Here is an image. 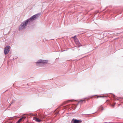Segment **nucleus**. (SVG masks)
<instances>
[{
  "mask_svg": "<svg viewBox=\"0 0 123 123\" xmlns=\"http://www.w3.org/2000/svg\"><path fill=\"white\" fill-rule=\"evenodd\" d=\"M40 14L37 13L31 17L29 19H28L23 21L21 23L19 28V30H22L26 28V27L27 25L34 20H36L39 17L38 15Z\"/></svg>",
  "mask_w": 123,
  "mask_h": 123,
  "instance_id": "obj_1",
  "label": "nucleus"
},
{
  "mask_svg": "<svg viewBox=\"0 0 123 123\" xmlns=\"http://www.w3.org/2000/svg\"><path fill=\"white\" fill-rule=\"evenodd\" d=\"M48 62V60H39L36 62V64L38 65V64L39 63L45 64L47 63Z\"/></svg>",
  "mask_w": 123,
  "mask_h": 123,
  "instance_id": "obj_2",
  "label": "nucleus"
},
{
  "mask_svg": "<svg viewBox=\"0 0 123 123\" xmlns=\"http://www.w3.org/2000/svg\"><path fill=\"white\" fill-rule=\"evenodd\" d=\"M10 47L9 46H6L4 49V53L5 55H6L8 53L10 50Z\"/></svg>",
  "mask_w": 123,
  "mask_h": 123,
  "instance_id": "obj_3",
  "label": "nucleus"
},
{
  "mask_svg": "<svg viewBox=\"0 0 123 123\" xmlns=\"http://www.w3.org/2000/svg\"><path fill=\"white\" fill-rule=\"evenodd\" d=\"M82 122L81 120L73 119L71 121V123H81Z\"/></svg>",
  "mask_w": 123,
  "mask_h": 123,
  "instance_id": "obj_4",
  "label": "nucleus"
},
{
  "mask_svg": "<svg viewBox=\"0 0 123 123\" xmlns=\"http://www.w3.org/2000/svg\"><path fill=\"white\" fill-rule=\"evenodd\" d=\"M75 43L78 47H79L81 46V44L78 41H75Z\"/></svg>",
  "mask_w": 123,
  "mask_h": 123,
  "instance_id": "obj_5",
  "label": "nucleus"
},
{
  "mask_svg": "<svg viewBox=\"0 0 123 123\" xmlns=\"http://www.w3.org/2000/svg\"><path fill=\"white\" fill-rule=\"evenodd\" d=\"M34 120L37 122H40L41 121L37 117H34Z\"/></svg>",
  "mask_w": 123,
  "mask_h": 123,
  "instance_id": "obj_6",
  "label": "nucleus"
},
{
  "mask_svg": "<svg viewBox=\"0 0 123 123\" xmlns=\"http://www.w3.org/2000/svg\"><path fill=\"white\" fill-rule=\"evenodd\" d=\"M25 117H22L20 119H19L17 122V123H19L22 120V119L24 118H25Z\"/></svg>",
  "mask_w": 123,
  "mask_h": 123,
  "instance_id": "obj_7",
  "label": "nucleus"
},
{
  "mask_svg": "<svg viewBox=\"0 0 123 123\" xmlns=\"http://www.w3.org/2000/svg\"><path fill=\"white\" fill-rule=\"evenodd\" d=\"M85 99H86V98H85V99H83L82 100H80V101H79V102L80 103V102H81L82 103V102H84H84H85Z\"/></svg>",
  "mask_w": 123,
  "mask_h": 123,
  "instance_id": "obj_8",
  "label": "nucleus"
},
{
  "mask_svg": "<svg viewBox=\"0 0 123 123\" xmlns=\"http://www.w3.org/2000/svg\"><path fill=\"white\" fill-rule=\"evenodd\" d=\"M76 36H74V37H73V38L75 39H76Z\"/></svg>",
  "mask_w": 123,
  "mask_h": 123,
  "instance_id": "obj_9",
  "label": "nucleus"
},
{
  "mask_svg": "<svg viewBox=\"0 0 123 123\" xmlns=\"http://www.w3.org/2000/svg\"><path fill=\"white\" fill-rule=\"evenodd\" d=\"M13 103V102L12 101L11 103V104H10V105L11 104H12Z\"/></svg>",
  "mask_w": 123,
  "mask_h": 123,
  "instance_id": "obj_10",
  "label": "nucleus"
},
{
  "mask_svg": "<svg viewBox=\"0 0 123 123\" xmlns=\"http://www.w3.org/2000/svg\"><path fill=\"white\" fill-rule=\"evenodd\" d=\"M99 97H103V96H100Z\"/></svg>",
  "mask_w": 123,
  "mask_h": 123,
  "instance_id": "obj_11",
  "label": "nucleus"
},
{
  "mask_svg": "<svg viewBox=\"0 0 123 123\" xmlns=\"http://www.w3.org/2000/svg\"><path fill=\"white\" fill-rule=\"evenodd\" d=\"M115 105H113L112 106H114Z\"/></svg>",
  "mask_w": 123,
  "mask_h": 123,
  "instance_id": "obj_12",
  "label": "nucleus"
},
{
  "mask_svg": "<svg viewBox=\"0 0 123 123\" xmlns=\"http://www.w3.org/2000/svg\"><path fill=\"white\" fill-rule=\"evenodd\" d=\"M113 95L114 96V94H113Z\"/></svg>",
  "mask_w": 123,
  "mask_h": 123,
  "instance_id": "obj_13",
  "label": "nucleus"
}]
</instances>
